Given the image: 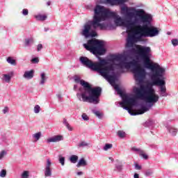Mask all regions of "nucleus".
I'll list each match as a JSON object with an SVG mask.
<instances>
[{"label":"nucleus","mask_w":178,"mask_h":178,"mask_svg":"<svg viewBox=\"0 0 178 178\" xmlns=\"http://www.w3.org/2000/svg\"><path fill=\"white\" fill-rule=\"evenodd\" d=\"M138 55L136 56V61L134 62H127V56L124 54H113L111 56V59L113 60H116L120 62L118 64V66L120 69L125 67L126 69H130L131 66H134L133 70L134 77L136 81H138L139 84H143L144 80L147 76V71L145 69H150L152 71L149 76L151 78L153 77H161V76H165L166 70L159 65H155L151 63V47H140L138 49ZM143 62L144 67L141 66L139 62Z\"/></svg>","instance_id":"1"},{"label":"nucleus","mask_w":178,"mask_h":178,"mask_svg":"<svg viewBox=\"0 0 178 178\" xmlns=\"http://www.w3.org/2000/svg\"><path fill=\"white\" fill-rule=\"evenodd\" d=\"M83 46L86 51H89L95 55L99 62L94 63L87 57L81 56L79 58L81 63L86 67L93 70V72H97L100 76L108 80L110 84H115L118 81V75L115 72V66L113 64H109L106 59H102L99 57L106 53L104 41L98 39H90L88 40L87 43H84Z\"/></svg>","instance_id":"2"},{"label":"nucleus","mask_w":178,"mask_h":178,"mask_svg":"<svg viewBox=\"0 0 178 178\" xmlns=\"http://www.w3.org/2000/svg\"><path fill=\"white\" fill-rule=\"evenodd\" d=\"M151 81L146 85L139 83L140 87L134 88V92L136 99H144L148 95H156L154 86L159 87L160 97H168L166 92V78L165 75L150 78Z\"/></svg>","instance_id":"3"},{"label":"nucleus","mask_w":178,"mask_h":178,"mask_svg":"<svg viewBox=\"0 0 178 178\" xmlns=\"http://www.w3.org/2000/svg\"><path fill=\"white\" fill-rule=\"evenodd\" d=\"M74 80L75 83H80L83 88H79L80 92L76 93V97L79 101L83 102H89V104H94L97 105L99 104V97L102 94V88L99 86L92 88L88 82L83 79H80L77 75H74Z\"/></svg>","instance_id":"4"},{"label":"nucleus","mask_w":178,"mask_h":178,"mask_svg":"<svg viewBox=\"0 0 178 178\" xmlns=\"http://www.w3.org/2000/svg\"><path fill=\"white\" fill-rule=\"evenodd\" d=\"M127 2V0H104L106 5H110V6H116L118 5H123L121 7V10L126 15V24L128 27L132 26H137L138 22L143 17L145 13V10L143 9H136L134 8H129L124 4Z\"/></svg>","instance_id":"5"},{"label":"nucleus","mask_w":178,"mask_h":178,"mask_svg":"<svg viewBox=\"0 0 178 178\" xmlns=\"http://www.w3.org/2000/svg\"><path fill=\"white\" fill-rule=\"evenodd\" d=\"M135 29H138L140 38H147L150 37H156L159 35V29L152 25V15L145 13L143 17H140L138 23L136 25Z\"/></svg>","instance_id":"6"},{"label":"nucleus","mask_w":178,"mask_h":178,"mask_svg":"<svg viewBox=\"0 0 178 178\" xmlns=\"http://www.w3.org/2000/svg\"><path fill=\"white\" fill-rule=\"evenodd\" d=\"M94 16L92 20V29L96 30V29L99 28L100 30H106V25L105 24H101V22H105L108 19V16L109 14L106 13L105 7L99 5H97L94 9Z\"/></svg>","instance_id":"7"},{"label":"nucleus","mask_w":178,"mask_h":178,"mask_svg":"<svg viewBox=\"0 0 178 178\" xmlns=\"http://www.w3.org/2000/svg\"><path fill=\"white\" fill-rule=\"evenodd\" d=\"M114 90L119 94V95H121L122 102H119L120 106L121 108H123V109H125V111H128V113L131 116H137V114H136V111L134 113L131 112V110L127 106H124V105H132L133 106H137L138 102H137V98H136V96L134 97H130L127 94L123 93V91H122V89L119 87V85L115 84L114 85Z\"/></svg>","instance_id":"8"},{"label":"nucleus","mask_w":178,"mask_h":178,"mask_svg":"<svg viewBox=\"0 0 178 178\" xmlns=\"http://www.w3.org/2000/svg\"><path fill=\"white\" fill-rule=\"evenodd\" d=\"M106 13H108L107 15L108 19H113L114 22L117 26H124L127 29V30H133V29H136V25H132L131 27H129L126 24V19L123 20L122 17H119L118 14L115 12H112L110 10L106 8Z\"/></svg>","instance_id":"9"},{"label":"nucleus","mask_w":178,"mask_h":178,"mask_svg":"<svg viewBox=\"0 0 178 178\" xmlns=\"http://www.w3.org/2000/svg\"><path fill=\"white\" fill-rule=\"evenodd\" d=\"M140 35L141 34L140 33L138 29H136V30L132 34L129 35L125 45L126 48H133V47H134L135 42L141 41L143 38H140Z\"/></svg>","instance_id":"10"},{"label":"nucleus","mask_w":178,"mask_h":178,"mask_svg":"<svg viewBox=\"0 0 178 178\" xmlns=\"http://www.w3.org/2000/svg\"><path fill=\"white\" fill-rule=\"evenodd\" d=\"M91 29H92V20L88 21V22L84 25V28L81 32L82 35H83L86 38H90Z\"/></svg>","instance_id":"11"},{"label":"nucleus","mask_w":178,"mask_h":178,"mask_svg":"<svg viewBox=\"0 0 178 178\" xmlns=\"http://www.w3.org/2000/svg\"><path fill=\"white\" fill-rule=\"evenodd\" d=\"M143 99L149 104V108H151L154 104H156L159 101V96L158 95H150L145 96Z\"/></svg>","instance_id":"12"},{"label":"nucleus","mask_w":178,"mask_h":178,"mask_svg":"<svg viewBox=\"0 0 178 178\" xmlns=\"http://www.w3.org/2000/svg\"><path fill=\"white\" fill-rule=\"evenodd\" d=\"M63 140V136L62 135L54 136L47 140V143H59V141Z\"/></svg>","instance_id":"13"},{"label":"nucleus","mask_w":178,"mask_h":178,"mask_svg":"<svg viewBox=\"0 0 178 178\" xmlns=\"http://www.w3.org/2000/svg\"><path fill=\"white\" fill-rule=\"evenodd\" d=\"M149 111V108L144 104L140 105V108L137 111H135V115H143L145 113V112H148Z\"/></svg>","instance_id":"14"},{"label":"nucleus","mask_w":178,"mask_h":178,"mask_svg":"<svg viewBox=\"0 0 178 178\" xmlns=\"http://www.w3.org/2000/svg\"><path fill=\"white\" fill-rule=\"evenodd\" d=\"M13 72H10L8 74H3L2 80L6 83H10V80H12V77H13Z\"/></svg>","instance_id":"15"},{"label":"nucleus","mask_w":178,"mask_h":178,"mask_svg":"<svg viewBox=\"0 0 178 178\" xmlns=\"http://www.w3.org/2000/svg\"><path fill=\"white\" fill-rule=\"evenodd\" d=\"M24 79L26 80H31L34 77V71L31 70L30 71H26L23 75Z\"/></svg>","instance_id":"16"},{"label":"nucleus","mask_w":178,"mask_h":178,"mask_svg":"<svg viewBox=\"0 0 178 178\" xmlns=\"http://www.w3.org/2000/svg\"><path fill=\"white\" fill-rule=\"evenodd\" d=\"M167 130L171 134V136H173L174 137L177 134L178 129L177 128H175L172 126H167Z\"/></svg>","instance_id":"17"},{"label":"nucleus","mask_w":178,"mask_h":178,"mask_svg":"<svg viewBox=\"0 0 178 178\" xmlns=\"http://www.w3.org/2000/svg\"><path fill=\"white\" fill-rule=\"evenodd\" d=\"M88 163H87V161H86V159L84 158H81L77 165H76V168H80L81 166L84 167V166H87Z\"/></svg>","instance_id":"18"},{"label":"nucleus","mask_w":178,"mask_h":178,"mask_svg":"<svg viewBox=\"0 0 178 178\" xmlns=\"http://www.w3.org/2000/svg\"><path fill=\"white\" fill-rule=\"evenodd\" d=\"M34 44V38H29L25 39V47H31Z\"/></svg>","instance_id":"19"},{"label":"nucleus","mask_w":178,"mask_h":178,"mask_svg":"<svg viewBox=\"0 0 178 178\" xmlns=\"http://www.w3.org/2000/svg\"><path fill=\"white\" fill-rule=\"evenodd\" d=\"M40 77H41V81L40 82V84L41 86H44V84H45V81H47V79H48V77H47L45 76V73L44 72H42L41 73Z\"/></svg>","instance_id":"20"},{"label":"nucleus","mask_w":178,"mask_h":178,"mask_svg":"<svg viewBox=\"0 0 178 178\" xmlns=\"http://www.w3.org/2000/svg\"><path fill=\"white\" fill-rule=\"evenodd\" d=\"M35 19H36V20H38L40 22H44V20H47V15H35Z\"/></svg>","instance_id":"21"},{"label":"nucleus","mask_w":178,"mask_h":178,"mask_svg":"<svg viewBox=\"0 0 178 178\" xmlns=\"http://www.w3.org/2000/svg\"><path fill=\"white\" fill-rule=\"evenodd\" d=\"M70 161L71 163H76L79 161V156L73 154L70 157Z\"/></svg>","instance_id":"22"},{"label":"nucleus","mask_w":178,"mask_h":178,"mask_svg":"<svg viewBox=\"0 0 178 178\" xmlns=\"http://www.w3.org/2000/svg\"><path fill=\"white\" fill-rule=\"evenodd\" d=\"M44 176L45 177H51L52 176V169L44 168Z\"/></svg>","instance_id":"23"},{"label":"nucleus","mask_w":178,"mask_h":178,"mask_svg":"<svg viewBox=\"0 0 178 178\" xmlns=\"http://www.w3.org/2000/svg\"><path fill=\"white\" fill-rule=\"evenodd\" d=\"M144 127L149 128L154 127V121H152V120H149L146 121L145 123L144 124Z\"/></svg>","instance_id":"24"},{"label":"nucleus","mask_w":178,"mask_h":178,"mask_svg":"<svg viewBox=\"0 0 178 178\" xmlns=\"http://www.w3.org/2000/svg\"><path fill=\"white\" fill-rule=\"evenodd\" d=\"M8 63H10V65H12L13 66H16V60L13 59L12 57H8L7 58Z\"/></svg>","instance_id":"25"},{"label":"nucleus","mask_w":178,"mask_h":178,"mask_svg":"<svg viewBox=\"0 0 178 178\" xmlns=\"http://www.w3.org/2000/svg\"><path fill=\"white\" fill-rule=\"evenodd\" d=\"M144 175H145V176H146V177H148L149 176H152V175H154V170L152 169L146 170L145 171Z\"/></svg>","instance_id":"26"},{"label":"nucleus","mask_w":178,"mask_h":178,"mask_svg":"<svg viewBox=\"0 0 178 178\" xmlns=\"http://www.w3.org/2000/svg\"><path fill=\"white\" fill-rule=\"evenodd\" d=\"M128 54H129V55H135V54H138V49L137 50L136 48L132 47L128 50Z\"/></svg>","instance_id":"27"},{"label":"nucleus","mask_w":178,"mask_h":178,"mask_svg":"<svg viewBox=\"0 0 178 178\" xmlns=\"http://www.w3.org/2000/svg\"><path fill=\"white\" fill-rule=\"evenodd\" d=\"M92 113H94V115H95V116H97L99 119H102V113H101L100 111L97 110H92Z\"/></svg>","instance_id":"28"},{"label":"nucleus","mask_w":178,"mask_h":178,"mask_svg":"<svg viewBox=\"0 0 178 178\" xmlns=\"http://www.w3.org/2000/svg\"><path fill=\"white\" fill-rule=\"evenodd\" d=\"M84 147H88V143L86 141H81L78 144V148H84Z\"/></svg>","instance_id":"29"},{"label":"nucleus","mask_w":178,"mask_h":178,"mask_svg":"<svg viewBox=\"0 0 178 178\" xmlns=\"http://www.w3.org/2000/svg\"><path fill=\"white\" fill-rule=\"evenodd\" d=\"M115 170H117V172H122V170H123V165H122V163L115 164Z\"/></svg>","instance_id":"30"},{"label":"nucleus","mask_w":178,"mask_h":178,"mask_svg":"<svg viewBox=\"0 0 178 178\" xmlns=\"http://www.w3.org/2000/svg\"><path fill=\"white\" fill-rule=\"evenodd\" d=\"M33 138L36 140V141H38L40 138H41V132H38L33 135Z\"/></svg>","instance_id":"31"},{"label":"nucleus","mask_w":178,"mask_h":178,"mask_svg":"<svg viewBox=\"0 0 178 178\" xmlns=\"http://www.w3.org/2000/svg\"><path fill=\"white\" fill-rule=\"evenodd\" d=\"M113 147V145L111 143H107L105 145V146L103 147V149L104 151H108V149H111V148H112Z\"/></svg>","instance_id":"32"},{"label":"nucleus","mask_w":178,"mask_h":178,"mask_svg":"<svg viewBox=\"0 0 178 178\" xmlns=\"http://www.w3.org/2000/svg\"><path fill=\"white\" fill-rule=\"evenodd\" d=\"M58 162L59 163H61L62 166H65V157L62 156H58Z\"/></svg>","instance_id":"33"},{"label":"nucleus","mask_w":178,"mask_h":178,"mask_svg":"<svg viewBox=\"0 0 178 178\" xmlns=\"http://www.w3.org/2000/svg\"><path fill=\"white\" fill-rule=\"evenodd\" d=\"M118 136H120V138H124V137L126 136V132H124L123 131H118Z\"/></svg>","instance_id":"34"},{"label":"nucleus","mask_w":178,"mask_h":178,"mask_svg":"<svg viewBox=\"0 0 178 178\" xmlns=\"http://www.w3.org/2000/svg\"><path fill=\"white\" fill-rule=\"evenodd\" d=\"M131 150L133 151L134 152H138L139 155H140V154L143 152V150L141 149L136 147H132Z\"/></svg>","instance_id":"35"},{"label":"nucleus","mask_w":178,"mask_h":178,"mask_svg":"<svg viewBox=\"0 0 178 178\" xmlns=\"http://www.w3.org/2000/svg\"><path fill=\"white\" fill-rule=\"evenodd\" d=\"M89 37H91L92 38H94V37H97V32L94 30H91L89 33Z\"/></svg>","instance_id":"36"},{"label":"nucleus","mask_w":178,"mask_h":178,"mask_svg":"<svg viewBox=\"0 0 178 178\" xmlns=\"http://www.w3.org/2000/svg\"><path fill=\"white\" fill-rule=\"evenodd\" d=\"M40 111H41V107L39 105H35L34 107L35 113H40Z\"/></svg>","instance_id":"37"},{"label":"nucleus","mask_w":178,"mask_h":178,"mask_svg":"<svg viewBox=\"0 0 178 178\" xmlns=\"http://www.w3.org/2000/svg\"><path fill=\"white\" fill-rule=\"evenodd\" d=\"M0 177H6V170H1Z\"/></svg>","instance_id":"38"},{"label":"nucleus","mask_w":178,"mask_h":178,"mask_svg":"<svg viewBox=\"0 0 178 178\" xmlns=\"http://www.w3.org/2000/svg\"><path fill=\"white\" fill-rule=\"evenodd\" d=\"M51 165H52L51 160H49V159H47L45 168H51Z\"/></svg>","instance_id":"39"},{"label":"nucleus","mask_w":178,"mask_h":178,"mask_svg":"<svg viewBox=\"0 0 178 178\" xmlns=\"http://www.w3.org/2000/svg\"><path fill=\"white\" fill-rule=\"evenodd\" d=\"M172 44L173 45V47H177L178 45V40L177 39H172L171 40Z\"/></svg>","instance_id":"40"},{"label":"nucleus","mask_w":178,"mask_h":178,"mask_svg":"<svg viewBox=\"0 0 178 178\" xmlns=\"http://www.w3.org/2000/svg\"><path fill=\"white\" fill-rule=\"evenodd\" d=\"M81 118H82L83 120H86V121L90 120V118L86 113H83L81 115Z\"/></svg>","instance_id":"41"},{"label":"nucleus","mask_w":178,"mask_h":178,"mask_svg":"<svg viewBox=\"0 0 178 178\" xmlns=\"http://www.w3.org/2000/svg\"><path fill=\"white\" fill-rule=\"evenodd\" d=\"M22 13L24 16H27L29 15V10L27 8H24Z\"/></svg>","instance_id":"42"},{"label":"nucleus","mask_w":178,"mask_h":178,"mask_svg":"<svg viewBox=\"0 0 178 178\" xmlns=\"http://www.w3.org/2000/svg\"><path fill=\"white\" fill-rule=\"evenodd\" d=\"M139 156H142V158H143V159H148V155L144 154V152L142 151V152L140 153V154H139Z\"/></svg>","instance_id":"43"},{"label":"nucleus","mask_w":178,"mask_h":178,"mask_svg":"<svg viewBox=\"0 0 178 178\" xmlns=\"http://www.w3.org/2000/svg\"><path fill=\"white\" fill-rule=\"evenodd\" d=\"M22 178H28L29 177V171H24L22 175Z\"/></svg>","instance_id":"44"},{"label":"nucleus","mask_w":178,"mask_h":178,"mask_svg":"<svg viewBox=\"0 0 178 178\" xmlns=\"http://www.w3.org/2000/svg\"><path fill=\"white\" fill-rule=\"evenodd\" d=\"M31 62L32 63H38L40 62V59H38L37 57H35L31 59Z\"/></svg>","instance_id":"45"},{"label":"nucleus","mask_w":178,"mask_h":178,"mask_svg":"<svg viewBox=\"0 0 178 178\" xmlns=\"http://www.w3.org/2000/svg\"><path fill=\"white\" fill-rule=\"evenodd\" d=\"M7 152L5 150H3L0 153V159H2V158H3L5 156V155H6Z\"/></svg>","instance_id":"46"},{"label":"nucleus","mask_w":178,"mask_h":178,"mask_svg":"<svg viewBox=\"0 0 178 178\" xmlns=\"http://www.w3.org/2000/svg\"><path fill=\"white\" fill-rule=\"evenodd\" d=\"M43 47H42V44H39L37 46V51L38 52H40V51H41V49H42Z\"/></svg>","instance_id":"47"},{"label":"nucleus","mask_w":178,"mask_h":178,"mask_svg":"<svg viewBox=\"0 0 178 178\" xmlns=\"http://www.w3.org/2000/svg\"><path fill=\"white\" fill-rule=\"evenodd\" d=\"M135 169L136 170H141L142 167H141V165H138V163H136L135 164Z\"/></svg>","instance_id":"48"},{"label":"nucleus","mask_w":178,"mask_h":178,"mask_svg":"<svg viewBox=\"0 0 178 178\" xmlns=\"http://www.w3.org/2000/svg\"><path fill=\"white\" fill-rule=\"evenodd\" d=\"M8 112H9V108L8 106L4 107V108L3 109V113L6 114L8 113Z\"/></svg>","instance_id":"49"},{"label":"nucleus","mask_w":178,"mask_h":178,"mask_svg":"<svg viewBox=\"0 0 178 178\" xmlns=\"http://www.w3.org/2000/svg\"><path fill=\"white\" fill-rule=\"evenodd\" d=\"M65 127H67V129L70 131H73V128L72 127H70V124L68 123L65 125Z\"/></svg>","instance_id":"50"},{"label":"nucleus","mask_w":178,"mask_h":178,"mask_svg":"<svg viewBox=\"0 0 178 178\" xmlns=\"http://www.w3.org/2000/svg\"><path fill=\"white\" fill-rule=\"evenodd\" d=\"M134 178H140V175H138V173H135L134 175Z\"/></svg>","instance_id":"51"},{"label":"nucleus","mask_w":178,"mask_h":178,"mask_svg":"<svg viewBox=\"0 0 178 178\" xmlns=\"http://www.w3.org/2000/svg\"><path fill=\"white\" fill-rule=\"evenodd\" d=\"M69 122H67V120L66 119H63V124L67 125Z\"/></svg>","instance_id":"52"},{"label":"nucleus","mask_w":178,"mask_h":178,"mask_svg":"<svg viewBox=\"0 0 178 178\" xmlns=\"http://www.w3.org/2000/svg\"><path fill=\"white\" fill-rule=\"evenodd\" d=\"M57 97L59 99V101H60V99H62V95L60 94H58Z\"/></svg>","instance_id":"53"},{"label":"nucleus","mask_w":178,"mask_h":178,"mask_svg":"<svg viewBox=\"0 0 178 178\" xmlns=\"http://www.w3.org/2000/svg\"><path fill=\"white\" fill-rule=\"evenodd\" d=\"M77 88H79V86L77 85H74V90L77 91Z\"/></svg>","instance_id":"54"},{"label":"nucleus","mask_w":178,"mask_h":178,"mask_svg":"<svg viewBox=\"0 0 178 178\" xmlns=\"http://www.w3.org/2000/svg\"><path fill=\"white\" fill-rule=\"evenodd\" d=\"M76 175H77L78 176H81V175H83V172H81V171L78 172L76 173Z\"/></svg>","instance_id":"55"},{"label":"nucleus","mask_w":178,"mask_h":178,"mask_svg":"<svg viewBox=\"0 0 178 178\" xmlns=\"http://www.w3.org/2000/svg\"><path fill=\"white\" fill-rule=\"evenodd\" d=\"M47 6H51V1H47Z\"/></svg>","instance_id":"56"},{"label":"nucleus","mask_w":178,"mask_h":178,"mask_svg":"<svg viewBox=\"0 0 178 178\" xmlns=\"http://www.w3.org/2000/svg\"><path fill=\"white\" fill-rule=\"evenodd\" d=\"M167 35H172V32L168 31V32H167Z\"/></svg>","instance_id":"57"},{"label":"nucleus","mask_w":178,"mask_h":178,"mask_svg":"<svg viewBox=\"0 0 178 178\" xmlns=\"http://www.w3.org/2000/svg\"><path fill=\"white\" fill-rule=\"evenodd\" d=\"M49 31V28H44V31Z\"/></svg>","instance_id":"58"},{"label":"nucleus","mask_w":178,"mask_h":178,"mask_svg":"<svg viewBox=\"0 0 178 178\" xmlns=\"http://www.w3.org/2000/svg\"><path fill=\"white\" fill-rule=\"evenodd\" d=\"M111 161H112V162H113V159H112V157H109L108 158Z\"/></svg>","instance_id":"59"},{"label":"nucleus","mask_w":178,"mask_h":178,"mask_svg":"<svg viewBox=\"0 0 178 178\" xmlns=\"http://www.w3.org/2000/svg\"><path fill=\"white\" fill-rule=\"evenodd\" d=\"M152 134H154V133L152 131H151Z\"/></svg>","instance_id":"60"}]
</instances>
